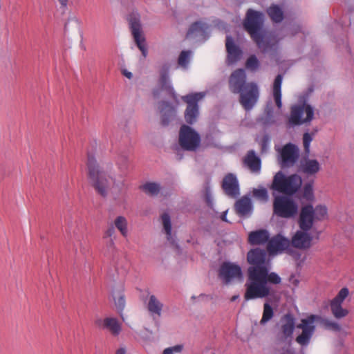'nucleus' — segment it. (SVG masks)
I'll use <instances>...</instances> for the list:
<instances>
[{
  "label": "nucleus",
  "instance_id": "f257e3e1",
  "mask_svg": "<svg viewBox=\"0 0 354 354\" xmlns=\"http://www.w3.org/2000/svg\"><path fill=\"white\" fill-rule=\"evenodd\" d=\"M228 86L233 94H239V102L245 111L251 110L259 97V89L254 82H247V75L243 68L234 71L228 79Z\"/></svg>",
  "mask_w": 354,
  "mask_h": 354
},
{
  "label": "nucleus",
  "instance_id": "f03ea898",
  "mask_svg": "<svg viewBox=\"0 0 354 354\" xmlns=\"http://www.w3.org/2000/svg\"><path fill=\"white\" fill-rule=\"evenodd\" d=\"M250 272L251 281L245 284V301L267 297L271 293L268 283L277 285L281 282L276 272H269V267L254 268Z\"/></svg>",
  "mask_w": 354,
  "mask_h": 354
},
{
  "label": "nucleus",
  "instance_id": "7ed1b4c3",
  "mask_svg": "<svg viewBox=\"0 0 354 354\" xmlns=\"http://www.w3.org/2000/svg\"><path fill=\"white\" fill-rule=\"evenodd\" d=\"M264 15L262 12L248 9L243 21L245 30L261 52L266 53L275 45L271 35L263 28Z\"/></svg>",
  "mask_w": 354,
  "mask_h": 354
},
{
  "label": "nucleus",
  "instance_id": "20e7f679",
  "mask_svg": "<svg viewBox=\"0 0 354 354\" xmlns=\"http://www.w3.org/2000/svg\"><path fill=\"white\" fill-rule=\"evenodd\" d=\"M320 319L322 324L325 328L336 332L341 330V326L337 322H331L327 319H322V317L318 315H310L306 318L302 319L301 323L297 325V328L302 330L301 333L295 339V341L299 345L306 346L309 344L315 331L314 322Z\"/></svg>",
  "mask_w": 354,
  "mask_h": 354
},
{
  "label": "nucleus",
  "instance_id": "39448f33",
  "mask_svg": "<svg viewBox=\"0 0 354 354\" xmlns=\"http://www.w3.org/2000/svg\"><path fill=\"white\" fill-rule=\"evenodd\" d=\"M89 183L102 196L106 197L109 187V180L106 174L101 171L95 157L88 153L87 160Z\"/></svg>",
  "mask_w": 354,
  "mask_h": 354
},
{
  "label": "nucleus",
  "instance_id": "423d86ee",
  "mask_svg": "<svg viewBox=\"0 0 354 354\" xmlns=\"http://www.w3.org/2000/svg\"><path fill=\"white\" fill-rule=\"evenodd\" d=\"M302 185L301 176L292 174L286 176L282 171H278L273 178L271 189L284 196H291L298 192Z\"/></svg>",
  "mask_w": 354,
  "mask_h": 354
},
{
  "label": "nucleus",
  "instance_id": "0eeeda50",
  "mask_svg": "<svg viewBox=\"0 0 354 354\" xmlns=\"http://www.w3.org/2000/svg\"><path fill=\"white\" fill-rule=\"evenodd\" d=\"M171 64L169 63L162 64L159 68V77L158 79V88L152 91V95L154 98L158 99L160 97V92H165L166 95L176 102H178V96L171 84L169 77Z\"/></svg>",
  "mask_w": 354,
  "mask_h": 354
},
{
  "label": "nucleus",
  "instance_id": "6e6552de",
  "mask_svg": "<svg viewBox=\"0 0 354 354\" xmlns=\"http://www.w3.org/2000/svg\"><path fill=\"white\" fill-rule=\"evenodd\" d=\"M298 212V205L287 196H277L273 201V213L283 218H294Z\"/></svg>",
  "mask_w": 354,
  "mask_h": 354
},
{
  "label": "nucleus",
  "instance_id": "1a4fd4ad",
  "mask_svg": "<svg viewBox=\"0 0 354 354\" xmlns=\"http://www.w3.org/2000/svg\"><path fill=\"white\" fill-rule=\"evenodd\" d=\"M178 144L188 151H195L201 144V136L198 132L187 124H183L179 130Z\"/></svg>",
  "mask_w": 354,
  "mask_h": 354
},
{
  "label": "nucleus",
  "instance_id": "9d476101",
  "mask_svg": "<svg viewBox=\"0 0 354 354\" xmlns=\"http://www.w3.org/2000/svg\"><path fill=\"white\" fill-rule=\"evenodd\" d=\"M203 93H190L182 97V100L187 104L184 118L188 124H193L197 121L199 115L198 102L204 97Z\"/></svg>",
  "mask_w": 354,
  "mask_h": 354
},
{
  "label": "nucleus",
  "instance_id": "9b49d317",
  "mask_svg": "<svg viewBox=\"0 0 354 354\" xmlns=\"http://www.w3.org/2000/svg\"><path fill=\"white\" fill-rule=\"evenodd\" d=\"M314 115L313 107L307 104L292 106L288 123L291 127L310 122Z\"/></svg>",
  "mask_w": 354,
  "mask_h": 354
},
{
  "label": "nucleus",
  "instance_id": "f8f14e48",
  "mask_svg": "<svg viewBox=\"0 0 354 354\" xmlns=\"http://www.w3.org/2000/svg\"><path fill=\"white\" fill-rule=\"evenodd\" d=\"M127 20L135 42L142 52L143 57H146L147 55V48L145 44V39L142 36L140 15L138 13L133 12L129 15Z\"/></svg>",
  "mask_w": 354,
  "mask_h": 354
},
{
  "label": "nucleus",
  "instance_id": "ddd939ff",
  "mask_svg": "<svg viewBox=\"0 0 354 354\" xmlns=\"http://www.w3.org/2000/svg\"><path fill=\"white\" fill-rule=\"evenodd\" d=\"M267 251L264 249L256 248L251 249L247 254V261L250 265L248 268L247 281H251L250 274L254 268H268V262L266 261Z\"/></svg>",
  "mask_w": 354,
  "mask_h": 354
},
{
  "label": "nucleus",
  "instance_id": "4468645a",
  "mask_svg": "<svg viewBox=\"0 0 354 354\" xmlns=\"http://www.w3.org/2000/svg\"><path fill=\"white\" fill-rule=\"evenodd\" d=\"M218 275L225 285L235 279H241L243 276L241 267L230 262H223L221 265Z\"/></svg>",
  "mask_w": 354,
  "mask_h": 354
},
{
  "label": "nucleus",
  "instance_id": "2eb2a0df",
  "mask_svg": "<svg viewBox=\"0 0 354 354\" xmlns=\"http://www.w3.org/2000/svg\"><path fill=\"white\" fill-rule=\"evenodd\" d=\"M299 148L294 144H286L281 151V167H290L293 166L299 159Z\"/></svg>",
  "mask_w": 354,
  "mask_h": 354
},
{
  "label": "nucleus",
  "instance_id": "dca6fc26",
  "mask_svg": "<svg viewBox=\"0 0 354 354\" xmlns=\"http://www.w3.org/2000/svg\"><path fill=\"white\" fill-rule=\"evenodd\" d=\"M313 206L310 204L301 207L298 220L301 230L308 232L312 228L315 220Z\"/></svg>",
  "mask_w": 354,
  "mask_h": 354
},
{
  "label": "nucleus",
  "instance_id": "f3484780",
  "mask_svg": "<svg viewBox=\"0 0 354 354\" xmlns=\"http://www.w3.org/2000/svg\"><path fill=\"white\" fill-rule=\"evenodd\" d=\"M208 29L207 24L201 21H195L190 25L186 33V39L199 38L204 41L208 37Z\"/></svg>",
  "mask_w": 354,
  "mask_h": 354
},
{
  "label": "nucleus",
  "instance_id": "a211bd4d",
  "mask_svg": "<svg viewBox=\"0 0 354 354\" xmlns=\"http://www.w3.org/2000/svg\"><path fill=\"white\" fill-rule=\"evenodd\" d=\"M158 109L160 113L161 125L167 127L176 116V110L175 107L169 102L162 100L158 103Z\"/></svg>",
  "mask_w": 354,
  "mask_h": 354
},
{
  "label": "nucleus",
  "instance_id": "6ab92c4d",
  "mask_svg": "<svg viewBox=\"0 0 354 354\" xmlns=\"http://www.w3.org/2000/svg\"><path fill=\"white\" fill-rule=\"evenodd\" d=\"M222 189L226 195L236 198L239 195V187L236 177L233 174H227L223 179Z\"/></svg>",
  "mask_w": 354,
  "mask_h": 354
},
{
  "label": "nucleus",
  "instance_id": "aec40b11",
  "mask_svg": "<svg viewBox=\"0 0 354 354\" xmlns=\"http://www.w3.org/2000/svg\"><path fill=\"white\" fill-rule=\"evenodd\" d=\"M281 333L283 340H291L295 328V319L291 313H287L281 318Z\"/></svg>",
  "mask_w": 354,
  "mask_h": 354
},
{
  "label": "nucleus",
  "instance_id": "412c9836",
  "mask_svg": "<svg viewBox=\"0 0 354 354\" xmlns=\"http://www.w3.org/2000/svg\"><path fill=\"white\" fill-rule=\"evenodd\" d=\"M290 241L278 234L272 237L267 244V251L270 254H275L278 252H282L290 246Z\"/></svg>",
  "mask_w": 354,
  "mask_h": 354
},
{
  "label": "nucleus",
  "instance_id": "4be33fe9",
  "mask_svg": "<svg viewBox=\"0 0 354 354\" xmlns=\"http://www.w3.org/2000/svg\"><path fill=\"white\" fill-rule=\"evenodd\" d=\"M312 236L303 230H298L292 238V245L297 249L306 250L310 248Z\"/></svg>",
  "mask_w": 354,
  "mask_h": 354
},
{
  "label": "nucleus",
  "instance_id": "5701e85b",
  "mask_svg": "<svg viewBox=\"0 0 354 354\" xmlns=\"http://www.w3.org/2000/svg\"><path fill=\"white\" fill-rule=\"evenodd\" d=\"M226 51L227 53V60L230 63L234 64L241 59L243 52L241 49L234 44L231 36H227L225 40Z\"/></svg>",
  "mask_w": 354,
  "mask_h": 354
},
{
  "label": "nucleus",
  "instance_id": "b1692460",
  "mask_svg": "<svg viewBox=\"0 0 354 354\" xmlns=\"http://www.w3.org/2000/svg\"><path fill=\"white\" fill-rule=\"evenodd\" d=\"M95 324L107 329L113 336H117L121 332V326L115 318L107 317L104 319H97Z\"/></svg>",
  "mask_w": 354,
  "mask_h": 354
},
{
  "label": "nucleus",
  "instance_id": "393cba45",
  "mask_svg": "<svg viewBox=\"0 0 354 354\" xmlns=\"http://www.w3.org/2000/svg\"><path fill=\"white\" fill-rule=\"evenodd\" d=\"M243 163L253 173H259L261 170V159L256 156L253 150L248 152L243 159Z\"/></svg>",
  "mask_w": 354,
  "mask_h": 354
},
{
  "label": "nucleus",
  "instance_id": "a878e982",
  "mask_svg": "<svg viewBox=\"0 0 354 354\" xmlns=\"http://www.w3.org/2000/svg\"><path fill=\"white\" fill-rule=\"evenodd\" d=\"M234 209L240 216L250 214L252 209L250 198L248 196H243L235 203Z\"/></svg>",
  "mask_w": 354,
  "mask_h": 354
},
{
  "label": "nucleus",
  "instance_id": "bb28decb",
  "mask_svg": "<svg viewBox=\"0 0 354 354\" xmlns=\"http://www.w3.org/2000/svg\"><path fill=\"white\" fill-rule=\"evenodd\" d=\"M300 168L304 174L310 176L315 175L321 169L320 165L317 160L308 158H305L304 161L301 162Z\"/></svg>",
  "mask_w": 354,
  "mask_h": 354
},
{
  "label": "nucleus",
  "instance_id": "cd10ccee",
  "mask_svg": "<svg viewBox=\"0 0 354 354\" xmlns=\"http://www.w3.org/2000/svg\"><path fill=\"white\" fill-rule=\"evenodd\" d=\"M269 234L266 230L251 232L249 234L248 241L251 245H261L268 241Z\"/></svg>",
  "mask_w": 354,
  "mask_h": 354
},
{
  "label": "nucleus",
  "instance_id": "c85d7f7f",
  "mask_svg": "<svg viewBox=\"0 0 354 354\" xmlns=\"http://www.w3.org/2000/svg\"><path fill=\"white\" fill-rule=\"evenodd\" d=\"M112 296L117 310L119 313H121L125 306V298L123 287L121 286L120 288L113 290ZM120 315L122 316V314H120Z\"/></svg>",
  "mask_w": 354,
  "mask_h": 354
},
{
  "label": "nucleus",
  "instance_id": "c756f323",
  "mask_svg": "<svg viewBox=\"0 0 354 354\" xmlns=\"http://www.w3.org/2000/svg\"><path fill=\"white\" fill-rule=\"evenodd\" d=\"M267 14L274 23H281L284 18L282 9L275 4H272L267 9Z\"/></svg>",
  "mask_w": 354,
  "mask_h": 354
},
{
  "label": "nucleus",
  "instance_id": "7c9ffc66",
  "mask_svg": "<svg viewBox=\"0 0 354 354\" xmlns=\"http://www.w3.org/2000/svg\"><path fill=\"white\" fill-rule=\"evenodd\" d=\"M67 233L70 241L74 244V240L77 242L80 241L81 236L79 234V229L77 227V221H71L68 223Z\"/></svg>",
  "mask_w": 354,
  "mask_h": 354
},
{
  "label": "nucleus",
  "instance_id": "2f4dec72",
  "mask_svg": "<svg viewBox=\"0 0 354 354\" xmlns=\"http://www.w3.org/2000/svg\"><path fill=\"white\" fill-rule=\"evenodd\" d=\"M162 306V304L160 303L154 295L150 296L147 308L151 313L156 314L158 317H160Z\"/></svg>",
  "mask_w": 354,
  "mask_h": 354
},
{
  "label": "nucleus",
  "instance_id": "473e14b6",
  "mask_svg": "<svg viewBox=\"0 0 354 354\" xmlns=\"http://www.w3.org/2000/svg\"><path fill=\"white\" fill-rule=\"evenodd\" d=\"M330 310L333 316L337 319H341L348 314V310L342 307V304L336 301H330Z\"/></svg>",
  "mask_w": 354,
  "mask_h": 354
},
{
  "label": "nucleus",
  "instance_id": "72a5a7b5",
  "mask_svg": "<svg viewBox=\"0 0 354 354\" xmlns=\"http://www.w3.org/2000/svg\"><path fill=\"white\" fill-rule=\"evenodd\" d=\"M140 189L146 194L151 196L157 195L160 192L159 185L155 183H147L141 185Z\"/></svg>",
  "mask_w": 354,
  "mask_h": 354
},
{
  "label": "nucleus",
  "instance_id": "f704fd0d",
  "mask_svg": "<svg viewBox=\"0 0 354 354\" xmlns=\"http://www.w3.org/2000/svg\"><path fill=\"white\" fill-rule=\"evenodd\" d=\"M114 225L123 236L126 237L127 236V221L124 216H118L114 221Z\"/></svg>",
  "mask_w": 354,
  "mask_h": 354
},
{
  "label": "nucleus",
  "instance_id": "c9c22d12",
  "mask_svg": "<svg viewBox=\"0 0 354 354\" xmlns=\"http://www.w3.org/2000/svg\"><path fill=\"white\" fill-rule=\"evenodd\" d=\"M274 316V312L272 306L268 303H265L263 305V313L262 318L260 321L261 324H265L269 322Z\"/></svg>",
  "mask_w": 354,
  "mask_h": 354
},
{
  "label": "nucleus",
  "instance_id": "e433bc0d",
  "mask_svg": "<svg viewBox=\"0 0 354 354\" xmlns=\"http://www.w3.org/2000/svg\"><path fill=\"white\" fill-rule=\"evenodd\" d=\"M302 196L308 201H313L314 200L313 181L308 182L304 185Z\"/></svg>",
  "mask_w": 354,
  "mask_h": 354
},
{
  "label": "nucleus",
  "instance_id": "4c0bfd02",
  "mask_svg": "<svg viewBox=\"0 0 354 354\" xmlns=\"http://www.w3.org/2000/svg\"><path fill=\"white\" fill-rule=\"evenodd\" d=\"M190 55H191V51L190 50H183L179 55L178 59V64L184 68H186L189 63L190 61Z\"/></svg>",
  "mask_w": 354,
  "mask_h": 354
},
{
  "label": "nucleus",
  "instance_id": "58836bf2",
  "mask_svg": "<svg viewBox=\"0 0 354 354\" xmlns=\"http://www.w3.org/2000/svg\"><path fill=\"white\" fill-rule=\"evenodd\" d=\"M116 163L121 171H125L128 168V156L124 153H121L118 155Z\"/></svg>",
  "mask_w": 354,
  "mask_h": 354
},
{
  "label": "nucleus",
  "instance_id": "ea45409f",
  "mask_svg": "<svg viewBox=\"0 0 354 354\" xmlns=\"http://www.w3.org/2000/svg\"><path fill=\"white\" fill-rule=\"evenodd\" d=\"M161 220L164 230L167 236H170L171 233V218L169 214L164 213L161 216Z\"/></svg>",
  "mask_w": 354,
  "mask_h": 354
},
{
  "label": "nucleus",
  "instance_id": "a19ab883",
  "mask_svg": "<svg viewBox=\"0 0 354 354\" xmlns=\"http://www.w3.org/2000/svg\"><path fill=\"white\" fill-rule=\"evenodd\" d=\"M314 218L316 220H323L327 214V208L325 205H317L314 209Z\"/></svg>",
  "mask_w": 354,
  "mask_h": 354
},
{
  "label": "nucleus",
  "instance_id": "79ce46f5",
  "mask_svg": "<svg viewBox=\"0 0 354 354\" xmlns=\"http://www.w3.org/2000/svg\"><path fill=\"white\" fill-rule=\"evenodd\" d=\"M259 66V62L258 59L255 55H251L250 56L246 62H245V67L248 69H250L251 71H255L258 68Z\"/></svg>",
  "mask_w": 354,
  "mask_h": 354
},
{
  "label": "nucleus",
  "instance_id": "37998d69",
  "mask_svg": "<svg viewBox=\"0 0 354 354\" xmlns=\"http://www.w3.org/2000/svg\"><path fill=\"white\" fill-rule=\"evenodd\" d=\"M313 138L308 133H305L303 136V145L304 147V151L306 155L308 156L310 153V144L312 141Z\"/></svg>",
  "mask_w": 354,
  "mask_h": 354
},
{
  "label": "nucleus",
  "instance_id": "c03bdc74",
  "mask_svg": "<svg viewBox=\"0 0 354 354\" xmlns=\"http://www.w3.org/2000/svg\"><path fill=\"white\" fill-rule=\"evenodd\" d=\"M349 291L347 288H342L337 296L331 301H336L337 303H342L344 299L348 295Z\"/></svg>",
  "mask_w": 354,
  "mask_h": 354
},
{
  "label": "nucleus",
  "instance_id": "a18cd8bd",
  "mask_svg": "<svg viewBox=\"0 0 354 354\" xmlns=\"http://www.w3.org/2000/svg\"><path fill=\"white\" fill-rule=\"evenodd\" d=\"M283 76L281 74H278L273 83V93H281V86L282 83Z\"/></svg>",
  "mask_w": 354,
  "mask_h": 354
},
{
  "label": "nucleus",
  "instance_id": "49530a36",
  "mask_svg": "<svg viewBox=\"0 0 354 354\" xmlns=\"http://www.w3.org/2000/svg\"><path fill=\"white\" fill-rule=\"evenodd\" d=\"M253 195L256 198H258L263 201H266L268 199V192L267 190L264 188L254 189Z\"/></svg>",
  "mask_w": 354,
  "mask_h": 354
},
{
  "label": "nucleus",
  "instance_id": "de8ad7c7",
  "mask_svg": "<svg viewBox=\"0 0 354 354\" xmlns=\"http://www.w3.org/2000/svg\"><path fill=\"white\" fill-rule=\"evenodd\" d=\"M107 249L110 253V254L112 256V257H115V252H116V248L114 243V238L110 239V240L106 243Z\"/></svg>",
  "mask_w": 354,
  "mask_h": 354
},
{
  "label": "nucleus",
  "instance_id": "09e8293b",
  "mask_svg": "<svg viewBox=\"0 0 354 354\" xmlns=\"http://www.w3.org/2000/svg\"><path fill=\"white\" fill-rule=\"evenodd\" d=\"M273 97L276 103L277 106L280 109L282 106L281 103V93H273Z\"/></svg>",
  "mask_w": 354,
  "mask_h": 354
},
{
  "label": "nucleus",
  "instance_id": "8fccbe9b",
  "mask_svg": "<svg viewBox=\"0 0 354 354\" xmlns=\"http://www.w3.org/2000/svg\"><path fill=\"white\" fill-rule=\"evenodd\" d=\"M115 230L113 225H111L105 232V235L104 238L109 237L111 239L113 236L115 234Z\"/></svg>",
  "mask_w": 354,
  "mask_h": 354
},
{
  "label": "nucleus",
  "instance_id": "3c124183",
  "mask_svg": "<svg viewBox=\"0 0 354 354\" xmlns=\"http://www.w3.org/2000/svg\"><path fill=\"white\" fill-rule=\"evenodd\" d=\"M171 348L172 349V351L173 352H176V353H179L182 351L183 349V346L181 345H176L174 347H171Z\"/></svg>",
  "mask_w": 354,
  "mask_h": 354
},
{
  "label": "nucleus",
  "instance_id": "603ef678",
  "mask_svg": "<svg viewBox=\"0 0 354 354\" xmlns=\"http://www.w3.org/2000/svg\"><path fill=\"white\" fill-rule=\"evenodd\" d=\"M205 201L208 205H209L212 203L211 196L208 192H207L205 194Z\"/></svg>",
  "mask_w": 354,
  "mask_h": 354
},
{
  "label": "nucleus",
  "instance_id": "864d4df0",
  "mask_svg": "<svg viewBox=\"0 0 354 354\" xmlns=\"http://www.w3.org/2000/svg\"><path fill=\"white\" fill-rule=\"evenodd\" d=\"M122 74L128 79H131L132 77V73L131 72L127 71V70H124L122 71Z\"/></svg>",
  "mask_w": 354,
  "mask_h": 354
},
{
  "label": "nucleus",
  "instance_id": "5fc2aeb1",
  "mask_svg": "<svg viewBox=\"0 0 354 354\" xmlns=\"http://www.w3.org/2000/svg\"><path fill=\"white\" fill-rule=\"evenodd\" d=\"M115 354H126V349L125 348H120L116 351Z\"/></svg>",
  "mask_w": 354,
  "mask_h": 354
},
{
  "label": "nucleus",
  "instance_id": "6e6d98bb",
  "mask_svg": "<svg viewBox=\"0 0 354 354\" xmlns=\"http://www.w3.org/2000/svg\"><path fill=\"white\" fill-rule=\"evenodd\" d=\"M268 140V136H264V138H263V140H262V149H263L266 147Z\"/></svg>",
  "mask_w": 354,
  "mask_h": 354
},
{
  "label": "nucleus",
  "instance_id": "4d7b16f0",
  "mask_svg": "<svg viewBox=\"0 0 354 354\" xmlns=\"http://www.w3.org/2000/svg\"><path fill=\"white\" fill-rule=\"evenodd\" d=\"M163 354H174V352L171 348H167L164 350Z\"/></svg>",
  "mask_w": 354,
  "mask_h": 354
},
{
  "label": "nucleus",
  "instance_id": "13d9d810",
  "mask_svg": "<svg viewBox=\"0 0 354 354\" xmlns=\"http://www.w3.org/2000/svg\"><path fill=\"white\" fill-rule=\"evenodd\" d=\"M58 1L61 3V5L64 7H66L68 2V0H58Z\"/></svg>",
  "mask_w": 354,
  "mask_h": 354
},
{
  "label": "nucleus",
  "instance_id": "bf43d9fd",
  "mask_svg": "<svg viewBox=\"0 0 354 354\" xmlns=\"http://www.w3.org/2000/svg\"><path fill=\"white\" fill-rule=\"evenodd\" d=\"M281 354H294V351L291 349H286Z\"/></svg>",
  "mask_w": 354,
  "mask_h": 354
},
{
  "label": "nucleus",
  "instance_id": "052dcab7",
  "mask_svg": "<svg viewBox=\"0 0 354 354\" xmlns=\"http://www.w3.org/2000/svg\"><path fill=\"white\" fill-rule=\"evenodd\" d=\"M226 214H227V212H225L222 215H221V220L223 221H225L227 222V218H226Z\"/></svg>",
  "mask_w": 354,
  "mask_h": 354
},
{
  "label": "nucleus",
  "instance_id": "680f3d73",
  "mask_svg": "<svg viewBox=\"0 0 354 354\" xmlns=\"http://www.w3.org/2000/svg\"><path fill=\"white\" fill-rule=\"evenodd\" d=\"M239 298V295H234L232 298H231V301H235L236 299H237Z\"/></svg>",
  "mask_w": 354,
  "mask_h": 354
}]
</instances>
